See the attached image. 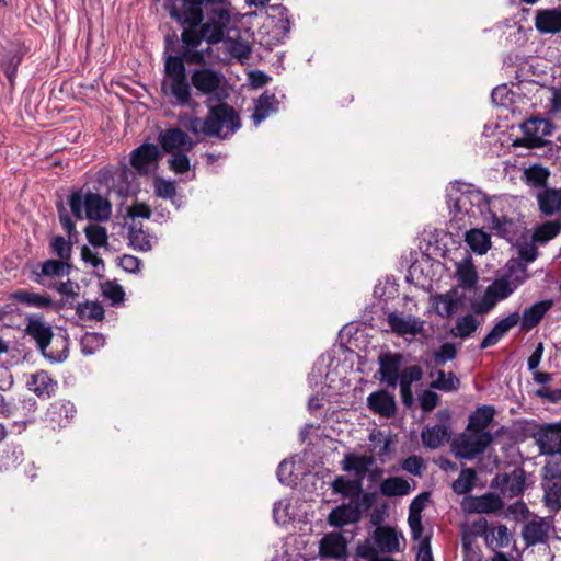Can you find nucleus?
Instances as JSON below:
<instances>
[{"label": "nucleus", "instance_id": "nucleus-1", "mask_svg": "<svg viewBox=\"0 0 561 561\" xmlns=\"http://www.w3.org/2000/svg\"><path fill=\"white\" fill-rule=\"evenodd\" d=\"M170 16L182 27L181 41L184 45V59L188 64H205V54L196 48L205 39L209 45H216L225 39L232 20V5L230 2L204 7V19L198 23L184 21L181 11H176V3L168 4Z\"/></svg>", "mask_w": 561, "mask_h": 561}, {"label": "nucleus", "instance_id": "nucleus-2", "mask_svg": "<svg viewBox=\"0 0 561 561\" xmlns=\"http://www.w3.org/2000/svg\"><path fill=\"white\" fill-rule=\"evenodd\" d=\"M446 197L448 207L455 214L470 217L480 215L499 236L510 238L514 234L515 222L504 214V206L507 203L505 199H489L481 191L459 182L451 183Z\"/></svg>", "mask_w": 561, "mask_h": 561}, {"label": "nucleus", "instance_id": "nucleus-3", "mask_svg": "<svg viewBox=\"0 0 561 561\" xmlns=\"http://www.w3.org/2000/svg\"><path fill=\"white\" fill-rule=\"evenodd\" d=\"M179 122L195 136L204 135L219 139L231 137L241 127L238 112L227 103L209 106L208 113L204 119L182 115Z\"/></svg>", "mask_w": 561, "mask_h": 561}, {"label": "nucleus", "instance_id": "nucleus-4", "mask_svg": "<svg viewBox=\"0 0 561 561\" xmlns=\"http://www.w3.org/2000/svg\"><path fill=\"white\" fill-rule=\"evenodd\" d=\"M165 77L162 82L164 94L174 98V104L188 105L192 100L191 87L187 81L184 59L179 56H169L164 62Z\"/></svg>", "mask_w": 561, "mask_h": 561}, {"label": "nucleus", "instance_id": "nucleus-5", "mask_svg": "<svg viewBox=\"0 0 561 561\" xmlns=\"http://www.w3.org/2000/svg\"><path fill=\"white\" fill-rule=\"evenodd\" d=\"M523 283L519 277L503 276L494 279L485 289L482 297L476 299L471 304L474 314H486L491 312L495 306L508 298Z\"/></svg>", "mask_w": 561, "mask_h": 561}, {"label": "nucleus", "instance_id": "nucleus-6", "mask_svg": "<svg viewBox=\"0 0 561 561\" xmlns=\"http://www.w3.org/2000/svg\"><path fill=\"white\" fill-rule=\"evenodd\" d=\"M69 207L77 219H83L82 210H85V217L95 221H106L112 215V205L110 201L98 193H88L84 196L76 192L69 196Z\"/></svg>", "mask_w": 561, "mask_h": 561}, {"label": "nucleus", "instance_id": "nucleus-7", "mask_svg": "<svg viewBox=\"0 0 561 561\" xmlns=\"http://www.w3.org/2000/svg\"><path fill=\"white\" fill-rule=\"evenodd\" d=\"M26 332L36 341L42 354L50 362L60 363L67 358L66 340L64 339L60 340V344L64 346L61 351L55 353L48 350L54 334L51 327L44 322L42 317H30L26 325Z\"/></svg>", "mask_w": 561, "mask_h": 561}, {"label": "nucleus", "instance_id": "nucleus-8", "mask_svg": "<svg viewBox=\"0 0 561 561\" xmlns=\"http://www.w3.org/2000/svg\"><path fill=\"white\" fill-rule=\"evenodd\" d=\"M493 442L489 431H473L466 428L453 443V451L457 458L471 460L485 449Z\"/></svg>", "mask_w": 561, "mask_h": 561}, {"label": "nucleus", "instance_id": "nucleus-9", "mask_svg": "<svg viewBox=\"0 0 561 561\" xmlns=\"http://www.w3.org/2000/svg\"><path fill=\"white\" fill-rule=\"evenodd\" d=\"M160 151L157 145L144 144L130 153V164L139 174H148L158 167Z\"/></svg>", "mask_w": 561, "mask_h": 561}, {"label": "nucleus", "instance_id": "nucleus-10", "mask_svg": "<svg viewBox=\"0 0 561 561\" xmlns=\"http://www.w3.org/2000/svg\"><path fill=\"white\" fill-rule=\"evenodd\" d=\"M402 362L403 355L400 353H381L378 357L380 381L387 383L388 387L396 388Z\"/></svg>", "mask_w": 561, "mask_h": 561}, {"label": "nucleus", "instance_id": "nucleus-11", "mask_svg": "<svg viewBox=\"0 0 561 561\" xmlns=\"http://www.w3.org/2000/svg\"><path fill=\"white\" fill-rule=\"evenodd\" d=\"M387 323L392 332L400 336H415L423 332L424 321L414 316H404L399 312H390L387 316Z\"/></svg>", "mask_w": 561, "mask_h": 561}, {"label": "nucleus", "instance_id": "nucleus-12", "mask_svg": "<svg viewBox=\"0 0 561 561\" xmlns=\"http://www.w3.org/2000/svg\"><path fill=\"white\" fill-rule=\"evenodd\" d=\"M504 503L500 495L488 492L480 496H469L463 502V510L474 514H491L501 511Z\"/></svg>", "mask_w": 561, "mask_h": 561}, {"label": "nucleus", "instance_id": "nucleus-13", "mask_svg": "<svg viewBox=\"0 0 561 561\" xmlns=\"http://www.w3.org/2000/svg\"><path fill=\"white\" fill-rule=\"evenodd\" d=\"M224 81V76L210 68L195 69L191 75L193 87L202 94H213L217 92Z\"/></svg>", "mask_w": 561, "mask_h": 561}, {"label": "nucleus", "instance_id": "nucleus-14", "mask_svg": "<svg viewBox=\"0 0 561 561\" xmlns=\"http://www.w3.org/2000/svg\"><path fill=\"white\" fill-rule=\"evenodd\" d=\"M542 454H561V426L547 424L540 427L534 435Z\"/></svg>", "mask_w": 561, "mask_h": 561}, {"label": "nucleus", "instance_id": "nucleus-15", "mask_svg": "<svg viewBox=\"0 0 561 561\" xmlns=\"http://www.w3.org/2000/svg\"><path fill=\"white\" fill-rule=\"evenodd\" d=\"M159 141L165 152L190 151L194 147L192 138L180 128H168L159 135Z\"/></svg>", "mask_w": 561, "mask_h": 561}, {"label": "nucleus", "instance_id": "nucleus-16", "mask_svg": "<svg viewBox=\"0 0 561 561\" xmlns=\"http://www.w3.org/2000/svg\"><path fill=\"white\" fill-rule=\"evenodd\" d=\"M529 147H539L542 139L551 135L552 125L548 119L531 117L525 121L520 126Z\"/></svg>", "mask_w": 561, "mask_h": 561}, {"label": "nucleus", "instance_id": "nucleus-17", "mask_svg": "<svg viewBox=\"0 0 561 561\" xmlns=\"http://www.w3.org/2000/svg\"><path fill=\"white\" fill-rule=\"evenodd\" d=\"M362 517L360 504L355 501L344 503L331 511L328 517L330 525L342 527L347 524H355Z\"/></svg>", "mask_w": 561, "mask_h": 561}, {"label": "nucleus", "instance_id": "nucleus-18", "mask_svg": "<svg viewBox=\"0 0 561 561\" xmlns=\"http://www.w3.org/2000/svg\"><path fill=\"white\" fill-rule=\"evenodd\" d=\"M228 0H180L176 4V11H181V18L186 22L195 24L204 19V7L227 3Z\"/></svg>", "mask_w": 561, "mask_h": 561}, {"label": "nucleus", "instance_id": "nucleus-19", "mask_svg": "<svg viewBox=\"0 0 561 561\" xmlns=\"http://www.w3.org/2000/svg\"><path fill=\"white\" fill-rule=\"evenodd\" d=\"M368 408L376 414L383 417H391L396 414L397 404L394 396L387 390H378L370 393L367 398Z\"/></svg>", "mask_w": 561, "mask_h": 561}, {"label": "nucleus", "instance_id": "nucleus-20", "mask_svg": "<svg viewBox=\"0 0 561 561\" xmlns=\"http://www.w3.org/2000/svg\"><path fill=\"white\" fill-rule=\"evenodd\" d=\"M347 543L340 533L327 534L319 545V554L322 558L341 559L346 554Z\"/></svg>", "mask_w": 561, "mask_h": 561}, {"label": "nucleus", "instance_id": "nucleus-21", "mask_svg": "<svg viewBox=\"0 0 561 561\" xmlns=\"http://www.w3.org/2000/svg\"><path fill=\"white\" fill-rule=\"evenodd\" d=\"M535 26L540 34H558L561 32V10H538L535 16Z\"/></svg>", "mask_w": 561, "mask_h": 561}, {"label": "nucleus", "instance_id": "nucleus-22", "mask_svg": "<svg viewBox=\"0 0 561 561\" xmlns=\"http://www.w3.org/2000/svg\"><path fill=\"white\" fill-rule=\"evenodd\" d=\"M156 238L144 229L141 221H131L128 226V244L136 251L148 252L152 249Z\"/></svg>", "mask_w": 561, "mask_h": 561}, {"label": "nucleus", "instance_id": "nucleus-23", "mask_svg": "<svg viewBox=\"0 0 561 561\" xmlns=\"http://www.w3.org/2000/svg\"><path fill=\"white\" fill-rule=\"evenodd\" d=\"M519 322V313L513 312L501 319L492 330L484 336L480 344L481 350L495 345L512 328Z\"/></svg>", "mask_w": 561, "mask_h": 561}, {"label": "nucleus", "instance_id": "nucleus-24", "mask_svg": "<svg viewBox=\"0 0 561 561\" xmlns=\"http://www.w3.org/2000/svg\"><path fill=\"white\" fill-rule=\"evenodd\" d=\"M373 538L379 551L383 553H393L400 551V538L397 531L389 526H378Z\"/></svg>", "mask_w": 561, "mask_h": 561}, {"label": "nucleus", "instance_id": "nucleus-25", "mask_svg": "<svg viewBox=\"0 0 561 561\" xmlns=\"http://www.w3.org/2000/svg\"><path fill=\"white\" fill-rule=\"evenodd\" d=\"M552 300H541L526 308L519 314V322L523 330L529 331L540 323L545 314L552 307Z\"/></svg>", "mask_w": 561, "mask_h": 561}, {"label": "nucleus", "instance_id": "nucleus-26", "mask_svg": "<svg viewBox=\"0 0 561 561\" xmlns=\"http://www.w3.org/2000/svg\"><path fill=\"white\" fill-rule=\"evenodd\" d=\"M550 526L543 518H535L523 527L522 537L527 547L543 542L549 534Z\"/></svg>", "mask_w": 561, "mask_h": 561}, {"label": "nucleus", "instance_id": "nucleus-27", "mask_svg": "<svg viewBox=\"0 0 561 561\" xmlns=\"http://www.w3.org/2000/svg\"><path fill=\"white\" fill-rule=\"evenodd\" d=\"M278 100L274 93L264 92L255 101L254 112L251 116L253 124L259 126L271 114L278 111Z\"/></svg>", "mask_w": 561, "mask_h": 561}, {"label": "nucleus", "instance_id": "nucleus-28", "mask_svg": "<svg viewBox=\"0 0 561 561\" xmlns=\"http://www.w3.org/2000/svg\"><path fill=\"white\" fill-rule=\"evenodd\" d=\"M27 387L38 398H50L56 391L57 382L46 371L39 370L31 376Z\"/></svg>", "mask_w": 561, "mask_h": 561}, {"label": "nucleus", "instance_id": "nucleus-29", "mask_svg": "<svg viewBox=\"0 0 561 561\" xmlns=\"http://www.w3.org/2000/svg\"><path fill=\"white\" fill-rule=\"evenodd\" d=\"M461 302V297L456 289L433 297L435 312L444 318L453 316Z\"/></svg>", "mask_w": 561, "mask_h": 561}, {"label": "nucleus", "instance_id": "nucleus-30", "mask_svg": "<svg viewBox=\"0 0 561 561\" xmlns=\"http://www.w3.org/2000/svg\"><path fill=\"white\" fill-rule=\"evenodd\" d=\"M12 298L22 305L38 309H49L54 306L51 297L46 293L38 294L25 289H19L12 294Z\"/></svg>", "mask_w": 561, "mask_h": 561}, {"label": "nucleus", "instance_id": "nucleus-31", "mask_svg": "<svg viewBox=\"0 0 561 561\" xmlns=\"http://www.w3.org/2000/svg\"><path fill=\"white\" fill-rule=\"evenodd\" d=\"M421 437L425 447L436 449L449 439L450 428L445 424L427 426L423 430Z\"/></svg>", "mask_w": 561, "mask_h": 561}, {"label": "nucleus", "instance_id": "nucleus-32", "mask_svg": "<svg viewBox=\"0 0 561 561\" xmlns=\"http://www.w3.org/2000/svg\"><path fill=\"white\" fill-rule=\"evenodd\" d=\"M375 463V458L373 456H357L353 454H346L342 461V468L344 471H354L357 479L364 478V476L369 471V468Z\"/></svg>", "mask_w": 561, "mask_h": 561}, {"label": "nucleus", "instance_id": "nucleus-33", "mask_svg": "<svg viewBox=\"0 0 561 561\" xmlns=\"http://www.w3.org/2000/svg\"><path fill=\"white\" fill-rule=\"evenodd\" d=\"M70 265L64 260H47L41 265V272L35 273L34 280L45 285L44 277H62L69 274Z\"/></svg>", "mask_w": 561, "mask_h": 561}, {"label": "nucleus", "instance_id": "nucleus-34", "mask_svg": "<svg viewBox=\"0 0 561 561\" xmlns=\"http://www.w3.org/2000/svg\"><path fill=\"white\" fill-rule=\"evenodd\" d=\"M537 201L542 214L550 216L561 213V190L546 188L538 193Z\"/></svg>", "mask_w": 561, "mask_h": 561}, {"label": "nucleus", "instance_id": "nucleus-35", "mask_svg": "<svg viewBox=\"0 0 561 561\" xmlns=\"http://www.w3.org/2000/svg\"><path fill=\"white\" fill-rule=\"evenodd\" d=\"M331 485L334 493H339L343 497H350L351 501L359 497L363 492L362 479L351 480L340 476L334 479Z\"/></svg>", "mask_w": 561, "mask_h": 561}, {"label": "nucleus", "instance_id": "nucleus-36", "mask_svg": "<svg viewBox=\"0 0 561 561\" xmlns=\"http://www.w3.org/2000/svg\"><path fill=\"white\" fill-rule=\"evenodd\" d=\"M525 488V472L522 469H515L503 479L501 491L508 497H515L523 493Z\"/></svg>", "mask_w": 561, "mask_h": 561}, {"label": "nucleus", "instance_id": "nucleus-37", "mask_svg": "<svg viewBox=\"0 0 561 561\" xmlns=\"http://www.w3.org/2000/svg\"><path fill=\"white\" fill-rule=\"evenodd\" d=\"M379 491L388 497L404 496L411 492V485L409 481L401 477H390L382 480Z\"/></svg>", "mask_w": 561, "mask_h": 561}, {"label": "nucleus", "instance_id": "nucleus-38", "mask_svg": "<svg viewBox=\"0 0 561 561\" xmlns=\"http://www.w3.org/2000/svg\"><path fill=\"white\" fill-rule=\"evenodd\" d=\"M495 410L490 405H482L478 408L469 416L468 426L473 431H488L489 425L492 423Z\"/></svg>", "mask_w": 561, "mask_h": 561}, {"label": "nucleus", "instance_id": "nucleus-39", "mask_svg": "<svg viewBox=\"0 0 561 561\" xmlns=\"http://www.w3.org/2000/svg\"><path fill=\"white\" fill-rule=\"evenodd\" d=\"M480 324L481 322L473 314H466L456 320L450 332L455 337L467 339L478 330Z\"/></svg>", "mask_w": 561, "mask_h": 561}, {"label": "nucleus", "instance_id": "nucleus-40", "mask_svg": "<svg viewBox=\"0 0 561 561\" xmlns=\"http://www.w3.org/2000/svg\"><path fill=\"white\" fill-rule=\"evenodd\" d=\"M431 377L433 378L431 387L445 392L455 391L460 386V380L451 371L437 370L436 373H431Z\"/></svg>", "mask_w": 561, "mask_h": 561}, {"label": "nucleus", "instance_id": "nucleus-41", "mask_svg": "<svg viewBox=\"0 0 561 561\" xmlns=\"http://www.w3.org/2000/svg\"><path fill=\"white\" fill-rule=\"evenodd\" d=\"M543 503L550 512L557 513L561 510V480L543 484Z\"/></svg>", "mask_w": 561, "mask_h": 561}, {"label": "nucleus", "instance_id": "nucleus-42", "mask_svg": "<svg viewBox=\"0 0 561 561\" xmlns=\"http://www.w3.org/2000/svg\"><path fill=\"white\" fill-rule=\"evenodd\" d=\"M466 242L478 254H484L491 247L488 233L479 229H471L466 233Z\"/></svg>", "mask_w": 561, "mask_h": 561}, {"label": "nucleus", "instance_id": "nucleus-43", "mask_svg": "<svg viewBox=\"0 0 561 561\" xmlns=\"http://www.w3.org/2000/svg\"><path fill=\"white\" fill-rule=\"evenodd\" d=\"M511 535L505 525H499L490 530L485 538V545L492 550L506 548L510 545Z\"/></svg>", "mask_w": 561, "mask_h": 561}, {"label": "nucleus", "instance_id": "nucleus-44", "mask_svg": "<svg viewBox=\"0 0 561 561\" xmlns=\"http://www.w3.org/2000/svg\"><path fill=\"white\" fill-rule=\"evenodd\" d=\"M76 313L81 320L101 321L104 318V308L98 301H85L76 306Z\"/></svg>", "mask_w": 561, "mask_h": 561}, {"label": "nucleus", "instance_id": "nucleus-45", "mask_svg": "<svg viewBox=\"0 0 561 561\" xmlns=\"http://www.w3.org/2000/svg\"><path fill=\"white\" fill-rule=\"evenodd\" d=\"M477 472L472 468L462 469L458 478L453 482V490L455 493L462 495L470 492L474 485Z\"/></svg>", "mask_w": 561, "mask_h": 561}, {"label": "nucleus", "instance_id": "nucleus-46", "mask_svg": "<svg viewBox=\"0 0 561 561\" xmlns=\"http://www.w3.org/2000/svg\"><path fill=\"white\" fill-rule=\"evenodd\" d=\"M459 285L466 289L474 287L478 282V274L471 262H461L457 265L456 271Z\"/></svg>", "mask_w": 561, "mask_h": 561}, {"label": "nucleus", "instance_id": "nucleus-47", "mask_svg": "<svg viewBox=\"0 0 561 561\" xmlns=\"http://www.w3.org/2000/svg\"><path fill=\"white\" fill-rule=\"evenodd\" d=\"M561 232V220H551L539 226L535 233L534 239L538 242H547L556 238Z\"/></svg>", "mask_w": 561, "mask_h": 561}, {"label": "nucleus", "instance_id": "nucleus-48", "mask_svg": "<svg viewBox=\"0 0 561 561\" xmlns=\"http://www.w3.org/2000/svg\"><path fill=\"white\" fill-rule=\"evenodd\" d=\"M222 42L229 55L239 60L249 58L252 53L250 45L244 41H238L230 37L227 38L225 36Z\"/></svg>", "mask_w": 561, "mask_h": 561}, {"label": "nucleus", "instance_id": "nucleus-49", "mask_svg": "<svg viewBox=\"0 0 561 561\" xmlns=\"http://www.w3.org/2000/svg\"><path fill=\"white\" fill-rule=\"evenodd\" d=\"M80 345L84 355H92L105 345V337L101 333L88 332L82 336Z\"/></svg>", "mask_w": 561, "mask_h": 561}, {"label": "nucleus", "instance_id": "nucleus-50", "mask_svg": "<svg viewBox=\"0 0 561 561\" xmlns=\"http://www.w3.org/2000/svg\"><path fill=\"white\" fill-rule=\"evenodd\" d=\"M88 241L94 247H105L107 244V230L105 227L90 224L84 229Z\"/></svg>", "mask_w": 561, "mask_h": 561}, {"label": "nucleus", "instance_id": "nucleus-51", "mask_svg": "<svg viewBox=\"0 0 561 561\" xmlns=\"http://www.w3.org/2000/svg\"><path fill=\"white\" fill-rule=\"evenodd\" d=\"M549 172L542 167H530L525 170V178L529 185L541 187L548 180Z\"/></svg>", "mask_w": 561, "mask_h": 561}, {"label": "nucleus", "instance_id": "nucleus-52", "mask_svg": "<svg viewBox=\"0 0 561 561\" xmlns=\"http://www.w3.org/2000/svg\"><path fill=\"white\" fill-rule=\"evenodd\" d=\"M423 377V370L417 365H412L405 367L400 374H399V386L403 387H411L413 382H417Z\"/></svg>", "mask_w": 561, "mask_h": 561}, {"label": "nucleus", "instance_id": "nucleus-53", "mask_svg": "<svg viewBox=\"0 0 561 561\" xmlns=\"http://www.w3.org/2000/svg\"><path fill=\"white\" fill-rule=\"evenodd\" d=\"M434 362L436 365H444L449 360H453L457 356V348L453 343L446 342L434 352Z\"/></svg>", "mask_w": 561, "mask_h": 561}, {"label": "nucleus", "instance_id": "nucleus-54", "mask_svg": "<svg viewBox=\"0 0 561 561\" xmlns=\"http://www.w3.org/2000/svg\"><path fill=\"white\" fill-rule=\"evenodd\" d=\"M53 252L64 261H69L71 256V243L64 237H55L50 243Z\"/></svg>", "mask_w": 561, "mask_h": 561}, {"label": "nucleus", "instance_id": "nucleus-55", "mask_svg": "<svg viewBox=\"0 0 561 561\" xmlns=\"http://www.w3.org/2000/svg\"><path fill=\"white\" fill-rule=\"evenodd\" d=\"M55 289L66 298V304L69 306H72L75 299L79 296V286L70 279L58 283Z\"/></svg>", "mask_w": 561, "mask_h": 561}, {"label": "nucleus", "instance_id": "nucleus-56", "mask_svg": "<svg viewBox=\"0 0 561 561\" xmlns=\"http://www.w3.org/2000/svg\"><path fill=\"white\" fill-rule=\"evenodd\" d=\"M103 295L112 301L113 305H117L124 300V289L121 285L113 282H107L102 286Z\"/></svg>", "mask_w": 561, "mask_h": 561}, {"label": "nucleus", "instance_id": "nucleus-57", "mask_svg": "<svg viewBox=\"0 0 561 561\" xmlns=\"http://www.w3.org/2000/svg\"><path fill=\"white\" fill-rule=\"evenodd\" d=\"M356 556L366 561H379V549L374 547L369 540L360 542L356 547Z\"/></svg>", "mask_w": 561, "mask_h": 561}, {"label": "nucleus", "instance_id": "nucleus-58", "mask_svg": "<svg viewBox=\"0 0 561 561\" xmlns=\"http://www.w3.org/2000/svg\"><path fill=\"white\" fill-rule=\"evenodd\" d=\"M183 152L184 151L173 152L174 154L169 160L170 169L175 173H184L190 169V159Z\"/></svg>", "mask_w": 561, "mask_h": 561}, {"label": "nucleus", "instance_id": "nucleus-59", "mask_svg": "<svg viewBox=\"0 0 561 561\" xmlns=\"http://www.w3.org/2000/svg\"><path fill=\"white\" fill-rule=\"evenodd\" d=\"M154 192L161 198H172L175 195V185L171 181L157 179L154 181Z\"/></svg>", "mask_w": 561, "mask_h": 561}, {"label": "nucleus", "instance_id": "nucleus-60", "mask_svg": "<svg viewBox=\"0 0 561 561\" xmlns=\"http://www.w3.org/2000/svg\"><path fill=\"white\" fill-rule=\"evenodd\" d=\"M561 480V463L549 462L542 470V485Z\"/></svg>", "mask_w": 561, "mask_h": 561}, {"label": "nucleus", "instance_id": "nucleus-61", "mask_svg": "<svg viewBox=\"0 0 561 561\" xmlns=\"http://www.w3.org/2000/svg\"><path fill=\"white\" fill-rule=\"evenodd\" d=\"M151 214L150 207L142 203H135L127 210V216L131 221H137V218L149 219Z\"/></svg>", "mask_w": 561, "mask_h": 561}, {"label": "nucleus", "instance_id": "nucleus-62", "mask_svg": "<svg viewBox=\"0 0 561 561\" xmlns=\"http://www.w3.org/2000/svg\"><path fill=\"white\" fill-rule=\"evenodd\" d=\"M273 517L277 524H285L289 520V503L287 501H278L273 507Z\"/></svg>", "mask_w": 561, "mask_h": 561}, {"label": "nucleus", "instance_id": "nucleus-63", "mask_svg": "<svg viewBox=\"0 0 561 561\" xmlns=\"http://www.w3.org/2000/svg\"><path fill=\"white\" fill-rule=\"evenodd\" d=\"M438 402V394L432 390H425L420 397V407L425 412L434 410Z\"/></svg>", "mask_w": 561, "mask_h": 561}, {"label": "nucleus", "instance_id": "nucleus-64", "mask_svg": "<svg viewBox=\"0 0 561 561\" xmlns=\"http://www.w3.org/2000/svg\"><path fill=\"white\" fill-rule=\"evenodd\" d=\"M423 467V459L419 456H410L402 462L403 470L414 476H421V470Z\"/></svg>", "mask_w": 561, "mask_h": 561}]
</instances>
